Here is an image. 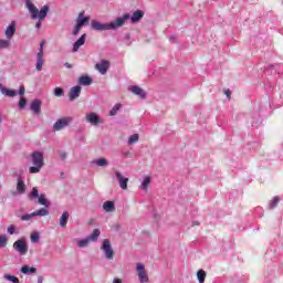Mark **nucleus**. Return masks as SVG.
Here are the masks:
<instances>
[{
  "label": "nucleus",
  "instance_id": "1",
  "mask_svg": "<svg viewBox=\"0 0 283 283\" xmlns=\"http://www.w3.org/2000/svg\"><path fill=\"white\" fill-rule=\"evenodd\" d=\"M24 6L33 21H36L35 28L36 30H41V21H45L48 19V13L50 12V6L45 4L40 10L35 7L32 0H25Z\"/></svg>",
  "mask_w": 283,
  "mask_h": 283
},
{
  "label": "nucleus",
  "instance_id": "2",
  "mask_svg": "<svg viewBox=\"0 0 283 283\" xmlns=\"http://www.w3.org/2000/svg\"><path fill=\"white\" fill-rule=\"evenodd\" d=\"M128 19H129V13H125L123 17H118L109 23H102L96 20H93L91 22V28L96 32H105L107 30H118V28H123V25H125V21H127Z\"/></svg>",
  "mask_w": 283,
  "mask_h": 283
},
{
  "label": "nucleus",
  "instance_id": "3",
  "mask_svg": "<svg viewBox=\"0 0 283 283\" xmlns=\"http://www.w3.org/2000/svg\"><path fill=\"white\" fill-rule=\"evenodd\" d=\"M31 163L33 166L29 168L31 174H39L43 166L45 165L43 153L41 151H33L31 154Z\"/></svg>",
  "mask_w": 283,
  "mask_h": 283
},
{
  "label": "nucleus",
  "instance_id": "4",
  "mask_svg": "<svg viewBox=\"0 0 283 283\" xmlns=\"http://www.w3.org/2000/svg\"><path fill=\"white\" fill-rule=\"evenodd\" d=\"M101 251L104 253L106 260H114V249L112 248V242L108 239L102 241Z\"/></svg>",
  "mask_w": 283,
  "mask_h": 283
},
{
  "label": "nucleus",
  "instance_id": "5",
  "mask_svg": "<svg viewBox=\"0 0 283 283\" xmlns=\"http://www.w3.org/2000/svg\"><path fill=\"white\" fill-rule=\"evenodd\" d=\"M137 277L139 283H147L149 282V275H147V270H145V264L137 263L136 264Z\"/></svg>",
  "mask_w": 283,
  "mask_h": 283
},
{
  "label": "nucleus",
  "instance_id": "6",
  "mask_svg": "<svg viewBox=\"0 0 283 283\" xmlns=\"http://www.w3.org/2000/svg\"><path fill=\"white\" fill-rule=\"evenodd\" d=\"M85 122L88 123L90 125H93L94 127H98L101 123H103V119H101V116L98 114L91 112L85 115Z\"/></svg>",
  "mask_w": 283,
  "mask_h": 283
},
{
  "label": "nucleus",
  "instance_id": "7",
  "mask_svg": "<svg viewBox=\"0 0 283 283\" xmlns=\"http://www.w3.org/2000/svg\"><path fill=\"white\" fill-rule=\"evenodd\" d=\"M72 117H62L60 119H57L54 124H53V130L54 132H61V129H65V127H67L70 125V123H72Z\"/></svg>",
  "mask_w": 283,
  "mask_h": 283
},
{
  "label": "nucleus",
  "instance_id": "8",
  "mask_svg": "<svg viewBox=\"0 0 283 283\" xmlns=\"http://www.w3.org/2000/svg\"><path fill=\"white\" fill-rule=\"evenodd\" d=\"M13 249L20 254L25 255L28 253V243H25V240H17L13 243Z\"/></svg>",
  "mask_w": 283,
  "mask_h": 283
},
{
  "label": "nucleus",
  "instance_id": "9",
  "mask_svg": "<svg viewBox=\"0 0 283 283\" xmlns=\"http://www.w3.org/2000/svg\"><path fill=\"white\" fill-rule=\"evenodd\" d=\"M95 70L99 72V74H107V70H109V61L108 60H102L97 64H95Z\"/></svg>",
  "mask_w": 283,
  "mask_h": 283
},
{
  "label": "nucleus",
  "instance_id": "10",
  "mask_svg": "<svg viewBox=\"0 0 283 283\" xmlns=\"http://www.w3.org/2000/svg\"><path fill=\"white\" fill-rule=\"evenodd\" d=\"M129 92L134 94L135 96H138L139 98H147V93L145 90L140 88L138 85H133L128 87Z\"/></svg>",
  "mask_w": 283,
  "mask_h": 283
},
{
  "label": "nucleus",
  "instance_id": "11",
  "mask_svg": "<svg viewBox=\"0 0 283 283\" xmlns=\"http://www.w3.org/2000/svg\"><path fill=\"white\" fill-rule=\"evenodd\" d=\"M17 33V22L12 21L6 29L4 34L6 38L10 41V39H12V36H14V34Z\"/></svg>",
  "mask_w": 283,
  "mask_h": 283
},
{
  "label": "nucleus",
  "instance_id": "12",
  "mask_svg": "<svg viewBox=\"0 0 283 283\" xmlns=\"http://www.w3.org/2000/svg\"><path fill=\"white\" fill-rule=\"evenodd\" d=\"M143 17H145V11L136 10L132 15H129V19L127 21L130 20V23H139Z\"/></svg>",
  "mask_w": 283,
  "mask_h": 283
},
{
  "label": "nucleus",
  "instance_id": "13",
  "mask_svg": "<svg viewBox=\"0 0 283 283\" xmlns=\"http://www.w3.org/2000/svg\"><path fill=\"white\" fill-rule=\"evenodd\" d=\"M115 177L119 182L120 189H127V182H129V178L123 177V174L118 170L115 171Z\"/></svg>",
  "mask_w": 283,
  "mask_h": 283
},
{
  "label": "nucleus",
  "instance_id": "14",
  "mask_svg": "<svg viewBox=\"0 0 283 283\" xmlns=\"http://www.w3.org/2000/svg\"><path fill=\"white\" fill-rule=\"evenodd\" d=\"M82 90H83V87H81V85L73 86L69 93L70 101H76V98H78V96H81Z\"/></svg>",
  "mask_w": 283,
  "mask_h": 283
},
{
  "label": "nucleus",
  "instance_id": "15",
  "mask_svg": "<svg viewBox=\"0 0 283 283\" xmlns=\"http://www.w3.org/2000/svg\"><path fill=\"white\" fill-rule=\"evenodd\" d=\"M93 167H109V161L105 158H96L91 161Z\"/></svg>",
  "mask_w": 283,
  "mask_h": 283
},
{
  "label": "nucleus",
  "instance_id": "16",
  "mask_svg": "<svg viewBox=\"0 0 283 283\" xmlns=\"http://www.w3.org/2000/svg\"><path fill=\"white\" fill-rule=\"evenodd\" d=\"M75 21L77 25L83 28V25H86V23H90V17H85V12L83 11L78 13Z\"/></svg>",
  "mask_w": 283,
  "mask_h": 283
},
{
  "label": "nucleus",
  "instance_id": "17",
  "mask_svg": "<svg viewBox=\"0 0 283 283\" xmlns=\"http://www.w3.org/2000/svg\"><path fill=\"white\" fill-rule=\"evenodd\" d=\"M0 92L1 94H3V96H8L9 98H14V96H17V94H19V92H17L15 90H11L4 86L0 87Z\"/></svg>",
  "mask_w": 283,
  "mask_h": 283
},
{
  "label": "nucleus",
  "instance_id": "18",
  "mask_svg": "<svg viewBox=\"0 0 283 283\" xmlns=\"http://www.w3.org/2000/svg\"><path fill=\"white\" fill-rule=\"evenodd\" d=\"M85 39H87V34H82L80 39L75 41V43L73 44V52H76L82 48V45H85Z\"/></svg>",
  "mask_w": 283,
  "mask_h": 283
},
{
  "label": "nucleus",
  "instance_id": "19",
  "mask_svg": "<svg viewBox=\"0 0 283 283\" xmlns=\"http://www.w3.org/2000/svg\"><path fill=\"white\" fill-rule=\"evenodd\" d=\"M70 220V212L64 211L60 218V227L65 229L67 227V221Z\"/></svg>",
  "mask_w": 283,
  "mask_h": 283
},
{
  "label": "nucleus",
  "instance_id": "20",
  "mask_svg": "<svg viewBox=\"0 0 283 283\" xmlns=\"http://www.w3.org/2000/svg\"><path fill=\"white\" fill-rule=\"evenodd\" d=\"M103 209L106 213H112V211H116V206L114 205V201H106L103 203Z\"/></svg>",
  "mask_w": 283,
  "mask_h": 283
},
{
  "label": "nucleus",
  "instance_id": "21",
  "mask_svg": "<svg viewBox=\"0 0 283 283\" xmlns=\"http://www.w3.org/2000/svg\"><path fill=\"white\" fill-rule=\"evenodd\" d=\"M30 109L32 112H34L35 114H40L41 113V101L34 99L33 102H31Z\"/></svg>",
  "mask_w": 283,
  "mask_h": 283
},
{
  "label": "nucleus",
  "instance_id": "22",
  "mask_svg": "<svg viewBox=\"0 0 283 283\" xmlns=\"http://www.w3.org/2000/svg\"><path fill=\"white\" fill-rule=\"evenodd\" d=\"M282 200V198H280L279 196L273 197L269 203H268V209H275V207H277V205H280V201Z\"/></svg>",
  "mask_w": 283,
  "mask_h": 283
},
{
  "label": "nucleus",
  "instance_id": "23",
  "mask_svg": "<svg viewBox=\"0 0 283 283\" xmlns=\"http://www.w3.org/2000/svg\"><path fill=\"white\" fill-rule=\"evenodd\" d=\"M35 70L38 72H41V70H43V55H41V53H36Z\"/></svg>",
  "mask_w": 283,
  "mask_h": 283
},
{
  "label": "nucleus",
  "instance_id": "24",
  "mask_svg": "<svg viewBox=\"0 0 283 283\" xmlns=\"http://www.w3.org/2000/svg\"><path fill=\"white\" fill-rule=\"evenodd\" d=\"M98 238H101V230L98 229H94L92 234L87 237L91 242H97Z\"/></svg>",
  "mask_w": 283,
  "mask_h": 283
},
{
  "label": "nucleus",
  "instance_id": "25",
  "mask_svg": "<svg viewBox=\"0 0 283 283\" xmlns=\"http://www.w3.org/2000/svg\"><path fill=\"white\" fill-rule=\"evenodd\" d=\"M17 191L18 193H25V182L21 177L18 178Z\"/></svg>",
  "mask_w": 283,
  "mask_h": 283
},
{
  "label": "nucleus",
  "instance_id": "26",
  "mask_svg": "<svg viewBox=\"0 0 283 283\" xmlns=\"http://www.w3.org/2000/svg\"><path fill=\"white\" fill-rule=\"evenodd\" d=\"M21 273L24 275H32V273H36V268H30V265H23L21 268Z\"/></svg>",
  "mask_w": 283,
  "mask_h": 283
},
{
  "label": "nucleus",
  "instance_id": "27",
  "mask_svg": "<svg viewBox=\"0 0 283 283\" xmlns=\"http://www.w3.org/2000/svg\"><path fill=\"white\" fill-rule=\"evenodd\" d=\"M78 83L80 85H92V77L87 76V75H82L80 78H78Z\"/></svg>",
  "mask_w": 283,
  "mask_h": 283
},
{
  "label": "nucleus",
  "instance_id": "28",
  "mask_svg": "<svg viewBox=\"0 0 283 283\" xmlns=\"http://www.w3.org/2000/svg\"><path fill=\"white\" fill-rule=\"evenodd\" d=\"M123 108V104H115L112 109L109 111V116H116L118 112Z\"/></svg>",
  "mask_w": 283,
  "mask_h": 283
},
{
  "label": "nucleus",
  "instance_id": "29",
  "mask_svg": "<svg viewBox=\"0 0 283 283\" xmlns=\"http://www.w3.org/2000/svg\"><path fill=\"white\" fill-rule=\"evenodd\" d=\"M49 214H50V211L46 208H41L40 210H36L33 212L34 217L40 216L41 218L49 216Z\"/></svg>",
  "mask_w": 283,
  "mask_h": 283
},
{
  "label": "nucleus",
  "instance_id": "30",
  "mask_svg": "<svg viewBox=\"0 0 283 283\" xmlns=\"http://www.w3.org/2000/svg\"><path fill=\"white\" fill-rule=\"evenodd\" d=\"M197 279L199 283H205V280L207 279V272H205V270H199L197 272Z\"/></svg>",
  "mask_w": 283,
  "mask_h": 283
},
{
  "label": "nucleus",
  "instance_id": "31",
  "mask_svg": "<svg viewBox=\"0 0 283 283\" xmlns=\"http://www.w3.org/2000/svg\"><path fill=\"white\" fill-rule=\"evenodd\" d=\"M90 239L86 237L85 239L77 241V247L80 249H85V247H90Z\"/></svg>",
  "mask_w": 283,
  "mask_h": 283
},
{
  "label": "nucleus",
  "instance_id": "32",
  "mask_svg": "<svg viewBox=\"0 0 283 283\" xmlns=\"http://www.w3.org/2000/svg\"><path fill=\"white\" fill-rule=\"evenodd\" d=\"M39 205H42L43 207H50V201L45 198V195H40L39 197Z\"/></svg>",
  "mask_w": 283,
  "mask_h": 283
},
{
  "label": "nucleus",
  "instance_id": "33",
  "mask_svg": "<svg viewBox=\"0 0 283 283\" xmlns=\"http://www.w3.org/2000/svg\"><path fill=\"white\" fill-rule=\"evenodd\" d=\"M151 185V178L145 177L143 182H142V189L143 191H147V188Z\"/></svg>",
  "mask_w": 283,
  "mask_h": 283
},
{
  "label": "nucleus",
  "instance_id": "34",
  "mask_svg": "<svg viewBox=\"0 0 283 283\" xmlns=\"http://www.w3.org/2000/svg\"><path fill=\"white\" fill-rule=\"evenodd\" d=\"M34 217V212L30 213V214H22L20 217V220H22V222H29V220H32Z\"/></svg>",
  "mask_w": 283,
  "mask_h": 283
},
{
  "label": "nucleus",
  "instance_id": "35",
  "mask_svg": "<svg viewBox=\"0 0 283 283\" xmlns=\"http://www.w3.org/2000/svg\"><path fill=\"white\" fill-rule=\"evenodd\" d=\"M27 105H28V99H25V97H22L19 101L18 108L19 109H25Z\"/></svg>",
  "mask_w": 283,
  "mask_h": 283
},
{
  "label": "nucleus",
  "instance_id": "36",
  "mask_svg": "<svg viewBox=\"0 0 283 283\" xmlns=\"http://www.w3.org/2000/svg\"><path fill=\"white\" fill-rule=\"evenodd\" d=\"M139 136L138 134H133L129 138H128V145H134L135 143H138Z\"/></svg>",
  "mask_w": 283,
  "mask_h": 283
},
{
  "label": "nucleus",
  "instance_id": "37",
  "mask_svg": "<svg viewBox=\"0 0 283 283\" xmlns=\"http://www.w3.org/2000/svg\"><path fill=\"white\" fill-rule=\"evenodd\" d=\"M8 245V237L6 234L0 235V249Z\"/></svg>",
  "mask_w": 283,
  "mask_h": 283
},
{
  "label": "nucleus",
  "instance_id": "38",
  "mask_svg": "<svg viewBox=\"0 0 283 283\" xmlns=\"http://www.w3.org/2000/svg\"><path fill=\"white\" fill-rule=\"evenodd\" d=\"M4 280H8V282L20 283V282H19V277L12 276V275H10V274H6V275H4Z\"/></svg>",
  "mask_w": 283,
  "mask_h": 283
},
{
  "label": "nucleus",
  "instance_id": "39",
  "mask_svg": "<svg viewBox=\"0 0 283 283\" xmlns=\"http://www.w3.org/2000/svg\"><path fill=\"white\" fill-rule=\"evenodd\" d=\"M0 48L2 50L10 48V41L9 40H0Z\"/></svg>",
  "mask_w": 283,
  "mask_h": 283
},
{
  "label": "nucleus",
  "instance_id": "40",
  "mask_svg": "<svg viewBox=\"0 0 283 283\" xmlns=\"http://www.w3.org/2000/svg\"><path fill=\"white\" fill-rule=\"evenodd\" d=\"M7 232L9 235H14V233H17V227H14V224L9 226Z\"/></svg>",
  "mask_w": 283,
  "mask_h": 283
},
{
  "label": "nucleus",
  "instance_id": "41",
  "mask_svg": "<svg viewBox=\"0 0 283 283\" xmlns=\"http://www.w3.org/2000/svg\"><path fill=\"white\" fill-rule=\"evenodd\" d=\"M40 239H41V237L39 235V232H33L31 234V242L36 243V242H39Z\"/></svg>",
  "mask_w": 283,
  "mask_h": 283
},
{
  "label": "nucleus",
  "instance_id": "42",
  "mask_svg": "<svg viewBox=\"0 0 283 283\" xmlns=\"http://www.w3.org/2000/svg\"><path fill=\"white\" fill-rule=\"evenodd\" d=\"M81 28H83V27H81L80 24H75L74 30H73L74 36H78V33L81 32Z\"/></svg>",
  "mask_w": 283,
  "mask_h": 283
},
{
  "label": "nucleus",
  "instance_id": "43",
  "mask_svg": "<svg viewBox=\"0 0 283 283\" xmlns=\"http://www.w3.org/2000/svg\"><path fill=\"white\" fill-rule=\"evenodd\" d=\"M63 94H64L63 88L56 87L54 90V96H63Z\"/></svg>",
  "mask_w": 283,
  "mask_h": 283
},
{
  "label": "nucleus",
  "instance_id": "44",
  "mask_svg": "<svg viewBox=\"0 0 283 283\" xmlns=\"http://www.w3.org/2000/svg\"><path fill=\"white\" fill-rule=\"evenodd\" d=\"M30 198H39V189L33 188L30 193Z\"/></svg>",
  "mask_w": 283,
  "mask_h": 283
},
{
  "label": "nucleus",
  "instance_id": "45",
  "mask_svg": "<svg viewBox=\"0 0 283 283\" xmlns=\"http://www.w3.org/2000/svg\"><path fill=\"white\" fill-rule=\"evenodd\" d=\"M43 45H45V41H42V42L40 43V48H39L38 54H41V56H43Z\"/></svg>",
  "mask_w": 283,
  "mask_h": 283
},
{
  "label": "nucleus",
  "instance_id": "46",
  "mask_svg": "<svg viewBox=\"0 0 283 283\" xmlns=\"http://www.w3.org/2000/svg\"><path fill=\"white\" fill-rule=\"evenodd\" d=\"M18 94H19L20 96H23V94H25V86H20V87H19V91H18Z\"/></svg>",
  "mask_w": 283,
  "mask_h": 283
},
{
  "label": "nucleus",
  "instance_id": "47",
  "mask_svg": "<svg viewBox=\"0 0 283 283\" xmlns=\"http://www.w3.org/2000/svg\"><path fill=\"white\" fill-rule=\"evenodd\" d=\"M112 283H123V279L114 277Z\"/></svg>",
  "mask_w": 283,
  "mask_h": 283
},
{
  "label": "nucleus",
  "instance_id": "48",
  "mask_svg": "<svg viewBox=\"0 0 283 283\" xmlns=\"http://www.w3.org/2000/svg\"><path fill=\"white\" fill-rule=\"evenodd\" d=\"M226 96H227V98H231V91L230 90L226 91Z\"/></svg>",
  "mask_w": 283,
  "mask_h": 283
},
{
  "label": "nucleus",
  "instance_id": "49",
  "mask_svg": "<svg viewBox=\"0 0 283 283\" xmlns=\"http://www.w3.org/2000/svg\"><path fill=\"white\" fill-rule=\"evenodd\" d=\"M200 226V222L198 221H192V227H199Z\"/></svg>",
  "mask_w": 283,
  "mask_h": 283
},
{
  "label": "nucleus",
  "instance_id": "50",
  "mask_svg": "<svg viewBox=\"0 0 283 283\" xmlns=\"http://www.w3.org/2000/svg\"><path fill=\"white\" fill-rule=\"evenodd\" d=\"M38 283H43V276L38 277Z\"/></svg>",
  "mask_w": 283,
  "mask_h": 283
},
{
  "label": "nucleus",
  "instance_id": "51",
  "mask_svg": "<svg viewBox=\"0 0 283 283\" xmlns=\"http://www.w3.org/2000/svg\"><path fill=\"white\" fill-rule=\"evenodd\" d=\"M65 67H67L70 70V69H72V64L65 63Z\"/></svg>",
  "mask_w": 283,
  "mask_h": 283
},
{
  "label": "nucleus",
  "instance_id": "52",
  "mask_svg": "<svg viewBox=\"0 0 283 283\" xmlns=\"http://www.w3.org/2000/svg\"><path fill=\"white\" fill-rule=\"evenodd\" d=\"M259 125H260V122L252 123V126H253V127H258Z\"/></svg>",
  "mask_w": 283,
  "mask_h": 283
},
{
  "label": "nucleus",
  "instance_id": "53",
  "mask_svg": "<svg viewBox=\"0 0 283 283\" xmlns=\"http://www.w3.org/2000/svg\"><path fill=\"white\" fill-rule=\"evenodd\" d=\"M174 39H176V35H171L169 41H174Z\"/></svg>",
  "mask_w": 283,
  "mask_h": 283
},
{
  "label": "nucleus",
  "instance_id": "54",
  "mask_svg": "<svg viewBox=\"0 0 283 283\" xmlns=\"http://www.w3.org/2000/svg\"><path fill=\"white\" fill-rule=\"evenodd\" d=\"M62 158H65V154H62Z\"/></svg>",
  "mask_w": 283,
  "mask_h": 283
},
{
  "label": "nucleus",
  "instance_id": "55",
  "mask_svg": "<svg viewBox=\"0 0 283 283\" xmlns=\"http://www.w3.org/2000/svg\"><path fill=\"white\" fill-rule=\"evenodd\" d=\"M1 123H2V119H1V116H0V125H1Z\"/></svg>",
  "mask_w": 283,
  "mask_h": 283
}]
</instances>
